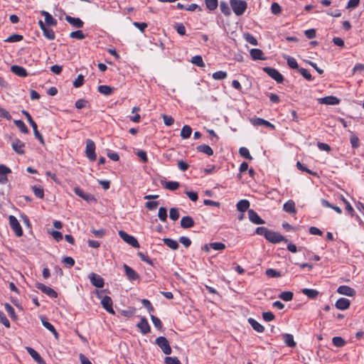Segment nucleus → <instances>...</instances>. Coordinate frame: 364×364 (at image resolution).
I'll return each mask as SVG.
<instances>
[{
	"label": "nucleus",
	"mask_w": 364,
	"mask_h": 364,
	"mask_svg": "<svg viewBox=\"0 0 364 364\" xmlns=\"http://www.w3.org/2000/svg\"><path fill=\"white\" fill-rule=\"evenodd\" d=\"M88 277L93 286L97 288H102L104 287L105 282L100 275L92 272L89 274Z\"/></svg>",
	"instance_id": "9b49d317"
},
{
	"label": "nucleus",
	"mask_w": 364,
	"mask_h": 364,
	"mask_svg": "<svg viewBox=\"0 0 364 364\" xmlns=\"http://www.w3.org/2000/svg\"><path fill=\"white\" fill-rule=\"evenodd\" d=\"M191 62L193 64H194V65H197V66H198L200 68H204L205 67V63H204V62L203 60V58H202V57L200 55H195V56H193L192 58Z\"/></svg>",
	"instance_id": "37998d69"
},
{
	"label": "nucleus",
	"mask_w": 364,
	"mask_h": 364,
	"mask_svg": "<svg viewBox=\"0 0 364 364\" xmlns=\"http://www.w3.org/2000/svg\"><path fill=\"white\" fill-rule=\"evenodd\" d=\"M21 112L23 114H24L26 116L28 123L33 128L35 137L39 140V141L41 144L43 145L45 144L44 139H43L42 134L38 130L37 124L33 121L32 117L26 110L23 109L21 111Z\"/></svg>",
	"instance_id": "f03ea898"
},
{
	"label": "nucleus",
	"mask_w": 364,
	"mask_h": 364,
	"mask_svg": "<svg viewBox=\"0 0 364 364\" xmlns=\"http://www.w3.org/2000/svg\"><path fill=\"white\" fill-rule=\"evenodd\" d=\"M98 92L105 95H109L112 93L114 88L108 85H100L98 87Z\"/></svg>",
	"instance_id": "4c0bfd02"
},
{
	"label": "nucleus",
	"mask_w": 364,
	"mask_h": 364,
	"mask_svg": "<svg viewBox=\"0 0 364 364\" xmlns=\"http://www.w3.org/2000/svg\"><path fill=\"white\" fill-rule=\"evenodd\" d=\"M228 74L225 71H217L213 74V78L216 80H224L227 77Z\"/></svg>",
	"instance_id": "3c124183"
},
{
	"label": "nucleus",
	"mask_w": 364,
	"mask_h": 364,
	"mask_svg": "<svg viewBox=\"0 0 364 364\" xmlns=\"http://www.w3.org/2000/svg\"><path fill=\"white\" fill-rule=\"evenodd\" d=\"M155 343L164 354L170 355L171 353V348L166 338L159 336L156 339Z\"/></svg>",
	"instance_id": "7ed1b4c3"
},
{
	"label": "nucleus",
	"mask_w": 364,
	"mask_h": 364,
	"mask_svg": "<svg viewBox=\"0 0 364 364\" xmlns=\"http://www.w3.org/2000/svg\"><path fill=\"white\" fill-rule=\"evenodd\" d=\"M206 8L210 11H214L218 6V0H205Z\"/></svg>",
	"instance_id": "a19ab883"
},
{
	"label": "nucleus",
	"mask_w": 364,
	"mask_h": 364,
	"mask_svg": "<svg viewBox=\"0 0 364 364\" xmlns=\"http://www.w3.org/2000/svg\"><path fill=\"white\" fill-rule=\"evenodd\" d=\"M101 304H102V307L109 314H115V312L113 309V307H112L113 302H112L111 297H109L108 296H105L102 299Z\"/></svg>",
	"instance_id": "f8f14e48"
},
{
	"label": "nucleus",
	"mask_w": 364,
	"mask_h": 364,
	"mask_svg": "<svg viewBox=\"0 0 364 364\" xmlns=\"http://www.w3.org/2000/svg\"><path fill=\"white\" fill-rule=\"evenodd\" d=\"M85 154L89 160L91 161H95L97 157L95 154V144L91 139H87L86 141Z\"/></svg>",
	"instance_id": "39448f33"
},
{
	"label": "nucleus",
	"mask_w": 364,
	"mask_h": 364,
	"mask_svg": "<svg viewBox=\"0 0 364 364\" xmlns=\"http://www.w3.org/2000/svg\"><path fill=\"white\" fill-rule=\"evenodd\" d=\"M244 38L245 41L253 46L257 45V41L256 38L250 33H244Z\"/></svg>",
	"instance_id": "de8ad7c7"
},
{
	"label": "nucleus",
	"mask_w": 364,
	"mask_h": 364,
	"mask_svg": "<svg viewBox=\"0 0 364 364\" xmlns=\"http://www.w3.org/2000/svg\"><path fill=\"white\" fill-rule=\"evenodd\" d=\"M136 326L140 329L141 333L146 334L150 332L151 328L145 317L141 318L140 321L136 324Z\"/></svg>",
	"instance_id": "aec40b11"
},
{
	"label": "nucleus",
	"mask_w": 364,
	"mask_h": 364,
	"mask_svg": "<svg viewBox=\"0 0 364 364\" xmlns=\"http://www.w3.org/2000/svg\"><path fill=\"white\" fill-rule=\"evenodd\" d=\"M180 214L178 209L176 208H171L169 210V217L172 220H177L179 218Z\"/></svg>",
	"instance_id": "864d4df0"
},
{
	"label": "nucleus",
	"mask_w": 364,
	"mask_h": 364,
	"mask_svg": "<svg viewBox=\"0 0 364 364\" xmlns=\"http://www.w3.org/2000/svg\"><path fill=\"white\" fill-rule=\"evenodd\" d=\"M298 70L306 80L309 81L312 80V76L308 70L301 68H299Z\"/></svg>",
	"instance_id": "052dcab7"
},
{
	"label": "nucleus",
	"mask_w": 364,
	"mask_h": 364,
	"mask_svg": "<svg viewBox=\"0 0 364 364\" xmlns=\"http://www.w3.org/2000/svg\"><path fill=\"white\" fill-rule=\"evenodd\" d=\"M74 193L78 196L79 197H80L81 198H82L83 200H85V201L87 202H91L92 200H95V197L92 195V194H89V193H85L79 187H75L74 189Z\"/></svg>",
	"instance_id": "2eb2a0df"
},
{
	"label": "nucleus",
	"mask_w": 364,
	"mask_h": 364,
	"mask_svg": "<svg viewBox=\"0 0 364 364\" xmlns=\"http://www.w3.org/2000/svg\"><path fill=\"white\" fill-rule=\"evenodd\" d=\"M248 323L252 328L258 333H263L264 327L252 318H248Z\"/></svg>",
	"instance_id": "bb28decb"
},
{
	"label": "nucleus",
	"mask_w": 364,
	"mask_h": 364,
	"mask_svg": "<svg viewBox=\"0 0 364 364\" xmlns=\"http://www.w3.org/2000/svg\"><path fill=\"white\" fill-rule=\"evenodd\" d=\"M198 151L202 152L208 156H212L213 154V150L212 148L206 144L199 145L196 147Z\"/></svg>",
	"instance_id": "473e14b6"
},
{
	"label": "nucleus",
	"mask_w": 364,
	"mask_h": 364,
	"mask_svg": "<svg viewBox=\"0 0 364 364\" xmlns=\"http://www.w3.org/2000/svg\"><path fill=\"white\" fill-rule=\"evenodd\" d=\"M65 20L68 22L73 27L76 28H81L84 26V22L79 18L72 17L70 16L66 15Z\"/></svg>",
	"instance_id": "6ab92c4d"
},
{
	"label": "nucleus",
	"mask_w": 364,
	"mask_h": 364,
	"mask_svg": "<svg viewBox=\"0 0 364 364\" xmlns=\"http://www.w3.org/2000/svg\"><path fill=\"white\" fill-rule=\"evenodd\" d=\"M36 287L50 298L58 297V293L54 289L42 283H37Z\"/></svg>",
	"instance_id": "9d476101"
},
{
	"label": "nucleus",
	"mask_w": 364,
	"mask_h": 364,
	"mask_svg": "<svg viewBox=\"0 0 364 364\" xmlns=\"http://www.w3.org/2000/svg\"><path fill=\"white\" fill-rule=\"evenodd\" d=\"M230 5L236 16H242L247 9V3L244 0H230Z\"/></svg>",
	"instance_id": "f257e3e1"
},
{
	"label": "nucleus",
	"mask_w": 364,
	"mask_h": 364,
	"mask_svg": "<svg viewBox=\"0 0 364 364\" xmlns=\"http://www.w3.org/2000/svg\"><path fill=\"white\" fill-rule=\"evenodd\" d=\"M14 124L20 129V131L22 133H24V134L28 133V132H29L28 129L22 120H21V119L14 120Z\"/></svg>",
	"instance_id": "ea45409f"
},
{
	"label": "nucleus",
	"mask_w": 364,
	"mask_h": 364,
	"mask_svg": "<svg viewBox=\"0 0 364 364\" xmlns=\"http://www.w3.org/2000/svg\"><path fill=\"white\" fill-rule=\"evenodd\" d=\"M9 225L11 228L15 232L17 237H21L23 235V230L20 223H18L16 218L14 215H10L9 217Z\"/></svg>",
	"instance_id": "6e6552de"
},
{
	"label": "nucleus",
	"mask_w": 364,
	"mask_h": 364,
	"mask_svg": "<svg viewBox=\"0 0 364 364\" xmlns=\"http://www.w3.org/2000/svg\"><path fill=\"white\" fill-rule=\"evenodd\" d=\"M194 225L195 222L193 219L189 215L184 216L181 220V226L184 229L191 228L193 227Z\"/></svg>",
	"instance_id": "b1692460"
},
{
	"label": "nucleus",
	"mask_w": 364,
	"mask_h": 364,
	"mask_svg": "<svg viewBox=\"0 0 364 364\" xmlns=\"http://www.w3.org/2000/svg\"><path fill=\"white\" fill-rule=\"evenodd\" d=\"M250 202L249 200H246V199H243V200H240L237 203V209L238 211H240L242 213H244L249 209V207H250Z\"/></svg>",
	"instance_id": "cd10ccee"
},
{
	"label": "nucleus",
	"mask_w": 364,
	"mask_h": 364,
	"mask_svg": "<svg viewBox=\"0 0 364 364\" xmlns=\"http://www.w3.org/2000/svg\"><path fill=\"white\" fill-rule=\"evenodd\" d=\"M333 344L336 347H343L346 344L345 340L340 336H335L332 339Z\"/></svg>",
	"instance_id": "09e8293b"
},
{
	"label": "nucleus",
	"mask_w": 364,
	"mask_h": 364,
	"mask_svg": "<svg viewBox=\"0 0 364 364\" xmlns=\"http://www.w3.org/2000/svg\"><path fill=\"white\" fill-rule=\"evenodd\" d=\"M210 247L214 250L222 251L225 249V245L220 242H210Z\"/></svg>",
	"instance_id": "4d7b16f0"
},
{
	"label": "nucleus",
	"mask_w": 364,
	"mask_h": 364,
	"mask_svg": "<svg viewBox=\"0 0 364 364\" xmlns=\"http://www.w3.org/2000/svg\"><path fill=\"white\" fill-rule=\"evenodd\" d=\"M163 242L166 246L173 250H177L179 247L178 242L171 238H164Z\"/></svg>",
	"instance_id": "2f4dec72"
},
{
	"label": "nucleus",
	"mask_w": 364,
	"mask_h": 364,
	"mask_svg": "<svg viewBox=\"0 0 364 364\" xmlns=\"http://www.w3.org/2000/svg\"><path fill=\"white\" fill-rule=\"evenodd\" d=\"M11 71L17 76L21 77H27L28 75L26 70L24 68L17 65H12L11 67Z\"/></svg>",
	"instance_id": "412c9836"
},
{
	"label": "nucleus",
	"mask_w": 364,
	"mask_h": 364,
	"mask_svg": "<svg viewBox=\"0 0 364 364\" xmlns=\"http://www.w3.org/2000/svg\"><path fill=\"white\" fill-rule=\"evenodd\" d=\"M239 153L242 157H243L246 159H248V160L252 159V156L250 154L248 149H247L246 147L240 148Z\"/></svg>",
	"instance_id": "8fccbe9b"
},
{
	"label": "nucleus",
	"mask_w": 364,
	"mask_h": 364,
	"mask_svg": "<svg viewBox=\"0 0 364 364\" xmlns=\"http://www.w3.org/2000/svg\"><path fill=\"white\" fill-rule=\"evenodd\" d=\"M163 186L171 191H176L179 187V183L177 181H161Z\"/></svg>",
	"instance_id": "72a5a7b5"
},
{
	"label": "nucleus",
	"mask_w": 364,
	"mask_h": 364,
	"mask_svg": "<svg viewBox=\"0 0 364 364\" xmlns=\"http://www.w3.org/2000/svg\"><path fill=\"white\" fill-rule=\"evenodd\" d=\"M285 59L287 60V65L289 68L297 70L299 68L296 60L293 57L288 55L285 57Z\"/></svg>",
	"instance_id": "a18cd8bd"
},
{
	"label": "nucleus",
	"mask_w": 364,
	"mask_h": 364,
	"mask_svg": "<svg viewBox=\"0 0 364 364\" xmlns=\"http://www.w3.org/2000/svg\"><path fill=\"white\" fill-rule=\"evenodd\" d=\"M250 53L252 59L254 60L266 59V58L264 56L263 51L259 48L251 49Z\"/></svg>",
	"instance_id": "393cba45"
},
{
	"label": "nucleus",
	"mask_w": 364,
	"mask_h": 364,
	"mask_svg": "<svg viewBox=\"0 0 364 364\" xmlns=\"http://www.w3.org/2000/svg\"><path fill=\"white\" fill-rule=\"evenodd\" d=\"M26 350L28 353V354L31 356V358L38 363V364H46L44 360L40 355V354L35 350L31 347H26Z\"/></svg>",
	"instance_id": "a211bd4d"
},
{
	"label": "nucleus",
	"mask_w": 364,
	"mask_h": 364,
	"mask_svg": "<svg viewBox=\"0 0 364 364\" xmlns=\"http://www.w3.org/2000/svg\"><path fill=\"white\" fill-rule=\"evenodd\" d=\"M164 363L165 364H181L176 357H166Z\"/></svg>",
	"instance_id": "774afa93"
},
{
	"label": "nucleus",
	"mask_w": 364,
	"mask_h": 364,
	"mask_svg": "<svg viewBox=\"0 0 364 364\" xmlns=\"http://www.w3.org/2000/svg\"><path fill=\"white\" fill-rule=\"evenodd\" d=\"M192 133V129L188 125H184L181 132V136L183 139H188L191 136Z\"/></svg>",
	"instance_id": "e433bc0d"
},
{
	"label": "nucleus",
	"mask_w": 364,
	"mask_h": 364,
	"mask_svg": "<svg viewBox=\"0 0 364 364\" xmlns=\"http://www.w3.org/2000/svg\"><path fill=\"white\" fill-rule=\"evenodd\" d=\"M70 37L72 38H76L79 40H82L85 38V35L80 30H77L75 31H73L70 33Z\"/></svg>",
	"instance_id": "603ef678"
},
{
	"label": "nucleus",
	"mask_w": 364,
	"mask_h": 364,
	"mask_svg": "<svg viewBox=\"0 0 364 364\" xmlns=\"http://www.w3.org/2000/svg\"><path fill=\"white\" fill-rule=\"evenodd\" d=\"M151 320L152 323H154V326L158 330L162 329V327H163L162 323L158 317H156L154 315H151Z\"/></svg>",
	"instance_id": "bf43d9fd"
},
{
	"label": "nucleus",
	"mask_w": 364,
	"mask_h": 364,
	"mask_svg": "<svg viewBox=\"0 0 364 364\" xmlns=\"http://www.w3.org/2000/svg\"><path fill=\"white\" fill-rule=\"evenodd\" d=\"M318 100L322 104L330 105H336L340 103V100L335 96H327L320 98Z\"/></svg>",
	"instance_id": "4be33fe9"
},
{
	"label": "nucleus",
	"mask_w": 364,
	"mask_h": 364,
	"mask_svg": "<svg viewBox=\"0 0 364 364\" xmlns=\"http://www.w3.org/2000/svg\"><path fill=\"white\" fill-rule=\"evenodd\" d=\"M91 232L95 235V237L97 238H102L106 232V230L105 229H100V230H95L94 228L91 229Z\"/></svg>",
	"instance_id": "680f3d73"
},
{
	"label": "nucleus",
	"mask_w": 364,
	"mask_h": 364,
	"mask_svg": "<svg viewBox=\"0 0 364 364\" xmlns=\"http://www.w3.org/2000/svg\"><path fill=\"white\" fill-rule=\"evenodd\" d=\"M337 292L340 294L346 295L348 296H353L356 294V291L354 289L346 285L340 286L337 289Z\"/></svg>",
	"instance_id": "f3484780"
},
{
	"label": "nucleus",
	"mask_w": 364,
	"mask_h": 364,
	"mask_svg": "<svg viewBox=\"0 0 364 364\" xmlns=\"http://www.w3.org/2000/svg\"><path fill=\"white\" fill-rule=\"evenodd\" d=\"M32 191L34 193V195L38 198H43L44 197V190L43 188H41V186H32Z\"/></svg>",
	"instance_id": "58836bf2"
},
{
	"label": "nucleus",
	"mask_w": 364,
	"mask_h": 364,
	"mask_svg": "<svg viewBox=\"0 0 364 364\" xmlns=\"http://www.w3.org/2000/svg\"><path fill=\"white\" fill-rule=\"evenodd\" d=\"M220 9L225 16H229L231 14L230 9L228 3L224 1H220Z\"/></svg>",
	"instance_id": "c9c22d12"
},
{
	"label": "nucleus",
	"mask_w": 364,
	"mask_h": 364,
	"mask_svg": "<svg viewBox=\"0 0 364 364\" xmlns=\"http://www.w3.org/2000/svg\"><path fill=\"white\" fill-rule=\"evenodd\" d=\"M264 72H265L269 77L274 79L278 83H282L284 81L283 75L275 68L270 67H265L263 68Z\"/></svg>",
	"instance_id": "423d86ee"
},
{
	"label": "nucleus",
	"mask_w": 364,
	"mask_h": 364,
	"mask_svg": "<svg viewBox=\"0 0 364 364\" xmlns=\"http://www.w3.org/2000/svg\"><path fill=\"white\" fill-rule=\"evenodd\" d=\"M123 267L124 269L126 276L129 281H136L139 279V275L134 269L126 264H124Z\"/></svg>",
	"instance_id": "ddd939ff"
},
{
	"label": "nucleus",
	"mask_w": 364,
	"mask_h": 364,
	"mask_svg": "<svg viewBox=\"0 0 364 364\" xmlns=\"http://www.w3.org/2000/svg\"><path fill=\"white\" fill-rule=\"evenodd\" d=\"M283 340L285 344L290 348H294L296 345L294 340V336L289 333H284L282 335Z\"/></svg>",
	"instance_id": "c85d7f7f"
},
{
	"label": "nucleus",
	"mask_w": 364,
	"mask_h": 364,
	"mask_svg": "<svg viewBox=\"0 0 364 364\" xmlns=\"http://www.w3.org/2000/svg\"><path fill=\"white\" fill-rule=\"evenodd\" d=\"M5 309L7 311V313L9 314V316L12 318V319H16L17 318V316L15 313V310L8 303H6L5 304Z\"/></svg>",
	"instance_id": "6e6d98bb"
},
{
	"label": "nucleus",
	"mask_w": 364,
	"mask_h": 364,
	"mask_svg": "<svg viewBox=\"0 0 364 364\" xmlns=\"http://www.w3.org/2000/svg\"><path fill=\"white\" fill-rule=\"evenodd\" d=\"M301 292L309 299H316L318 295V291L311 289H302Z\"/></svg>",
	"instance_id": "f704fd0d"
},
{
	"label": "nucleus",
	"mask_w": 364,
	"mask_h": 364,
	"mask_svg": "<svg viewBox=\"0 0 364 364\" xmlns=\"http://www.w3.org/2000/svg\"><path fill=\"white\" fill-rule=\"evenodd\" d=\"M350 305V301L346 298H340L335 304V306L340 310H346L349 308Z\"/></svg>",
	"instance_id": "5701e85b"
},
{
	"label": "nucleus",
	"mask_w": 364,
	"mask_h": 364,
	"mask_svg": "<svg viewBox=\"0 0 364 364\" xmlns=\"http://www.w3.org/2000/svg\"><path fill=\"white\" fill-rule=\"evenodd\" d=\"M265 239L273 244H277L280 242H287V240L280 233L271 230H269Z\"/></svg>",
	"instance_id": "20e7f679"
},
{
	"label": "nucleus",
	"mask_w": 364,
	"mask_h": 364,
	"mask_svg": "<svg viewBox=\"0 0 364 364\" xmlns=\"http://www.w3.org/2000/svg\"><path fill=\"white\" fill-rule=\"evenodd\" d=\"M262 318L265 321H272L275 318L274 314L271 311L262 313Z\"/></svg>",
	"instance_id": "338daca9"
},
{
	"label": "nucleus",
	"mask_w": 364,
	"mask_h": 364,
	"mask_svg": "<svg viewBox=\"0 0 364 364\" xmlns=\"http://www.w3.org/2000/svg\"><path fill=\"white\" fill-rule=\"evenodd\" d=\"M174 28L179 35L184 36L186 34V27L182 23H176L174 25Z\"/></svg>",
	"instance_id": "13d9d810"
},
{
	"label": "nucleus",
	"mask_w": 364,
	"mask_h": 364,
	"mask_svg": "<svg viewBox=\"0 0 364 364\" xmlns=\"http://www.w3.org/2000/svg\"><path fill=\"white\" fill-rule=\"evenodd\" d=\"M23 38L22 35L14 33L11 36H9L6 40V42L8 43H14V42H18L22 41Z\"/></svg>",
	"instance_id": "c03bdc74"
},
{
	"label": "nucleus",
	"mask_w": 364,
	"mask_h": 364,
	"mask_svg": "<svg viewBox=\"0 0 364 364\" xmlns=\"http://www.w3.org/2000/svg\"><path fill=\"white\" fill-rule=\"evenodd\" d=\"M43 326L46 328L49 331H50L55 336V338H58V333L55 330L53 325H52L50 322H48L46 318L41 319Z\"/></svg>",
	"instance_id": "c756f323"
},
{
	"label": "nucleus",
	"mask_w": 364,
	"mask_h": 364,
	"mask_svg": "<svg viewBox=\"0 0 364 364\" xmlns=\"http://www.w3.org/2000/svg\"><path fill=\"white\" fill-rule=\"evenodd\" d=\"M137 255L139 257V258L143 261L149 264V265L153 266L154 263L153 261L146 255H144L141 252H137Z\"/></svg>",
	"instance_id": "0e129e2a"
},
{
	"label": "nucleus",
	"mask_w": 364,
	"mask_h": 364,
	"mask_svg": "<svg viewBox=\"0 0 364 364\" xmlns=\"http://www.w3.org/2000/svg\"><path fill=\"white\" fill-rule=\"evenodd\" d=\"M43 36L48 38V40H54L55 38V35L53 29L46 27L43 31Z\"/></svg>",
	"instance_id": "79ce46f5"
},
{
	"label": "nucleus",
	"mask_w": 364,
	"mask_h": 364,
	"mask_svg": "<svg viewBox=\"0 0 364 364\" xmlns=\"http://www.w3.org/2000/svg\"><path fill=\"white\" fill-rule=\"evenodd\" d=\"M293 293L291 291H283L279 295V298L285 301H289L293 299Z\"/></svg>",
	"instance_id": "49530a36"
},
{
	"label": "nucleus",
	"mask_w": 364,
	"mask_h": 364,
	"mask_svg": "<svg viewBox=\"0 0 364 364\" xmlns=\"http://www.w3.org/2000/svg\"><path fill=\"white\" fill-rule=\"evenodd\" d=\"M119 235L124 242H126L127 244L130 245L133 247H139V243L134 236L127 234L124 230H119Z\"/></svg>",
	"instance_id": "0eeeda50"
},
{
	"label": "nucleus",
	"mask_w": 364,
	"mask_h": 364,
	"mask_svg": "<svg viewBox=\"0 0 364 364\" xmlns=\"http://www.w3.org/2000/svg\"><path fill=\"white\" fill-rule=\"evenodd\" d=\"M13 149L18 154H23L25 153V151L23 149L25 146V144L21 141L20 139L16 138L13 139L12 144H11Z\"/></svg>",
	"instance_id": "dca6fc26"
},
{
	"label": "nucleus",
	"mask_w": 364,
	"mask_h": 364,
	"mask_svg": "<svg viewBox=\"0 0 364 364\" xmlns=\"http://www.w3.org/2000/svg\"><path fill=\"white\" fill-rule=\"evenodd\" d=\"M250 121L251 124L255 127L263 126V127L269 128L271 130L275 129V126L273 124L270 123L269 122H268L262 118H260V117L251 118L250 119Z\"/></svg>",
	"instance_id": "1a4fd4ad"
},
{
	"label": "nucleus",
	"mask_w": 364,
	"mask_h": 364,
	"mask_svg": "<svg viewBox=\"0 0 364 364\" xmlns=\"http://www.w3.org/2000/svg\"><path fill=\"white\" fill-rule=\"evenodd\" d=\"M248 218L249 220L254 224L262 225L265 223L264 220L262 219L259 215L252 209L248 210Z\"/></svg>",
	"instance_id": "4468645a"
},
{
	"label": "nucleus",
	"mask_w": 364,
	"mask_h": 364,
	"mask_svg": "<svg viewBox=\"0 0 364 364\" xmlns=\"http://www.w3.org/2000/svg\"><path fill=\"white\" fill-rule=\"evenodd\" d=\"M266 275L268 276L269 277L275 278V277H280L281 274L279 272L277 271L276 269H267L266 270Z\"/></svg>",
	"instance_id": "e2e57ef3"
},
{
	"label": "nucleus",
	"mask_w": 364,
	"mask_h": 364,
	"mask_svg": "<svg viewBox=\"0 0 364 364\" xmlns=\"http://www.w3.org/2000/svg\"><path fill=\"white\" fill-rule=\"evenodd\" d=\"M63 262L64 264L68 267V268H70L74 266L75 264V260L71 257H65L63 259Z\"/></svg>",
	"instance_id": "69168bd1"
},
{
	"label": "nucleus",
	"mask_w": 364,
	"mask_h": 364,
	"mask_svg": "<svg viewBox=\"0 0 364 364\" xmlns=\"http://www.w3.org/2000/svg\"><path fill=\"white\" fill-rule=\"evenodd\" d=\"M41 15L45 18V22L47 26H56L57 21L50 14L48 11H42L41 12Z\"/></svg>",
	"instance_id": "a878e982"
},
{
	"label": "nucleus",
	"mask_w": 364,
	"mask_h": 364,
	"mask_svg": "<svg viewBox=\"0 0 364 364\" xmlns=\"http://www.w3.org/2000/svg\"><path fill=\"white\" fill-rule=\"evenodd\" d=\"M158 216L162 222H166L167 219V210L164 207H161L159 209Z\"/></svg>",
	"instance_id": "5fc2aeb1"
},
{
	"label": "nucleus",
	"mask_w": 364,
	"mask_h": 364,
	"mask_svg": "<svg viewBox=\"0 0 364 364\" xmlns=\"http://www.w3.org/2000/svg\"><path fill=\"white\" fill-rule=\"evenodd\" d=\"M283 209L289 213H295V203L292 200H289L284 204Z\"/></svg>",
	"instance_id": "7c9ffc66"
}]
</instances>
